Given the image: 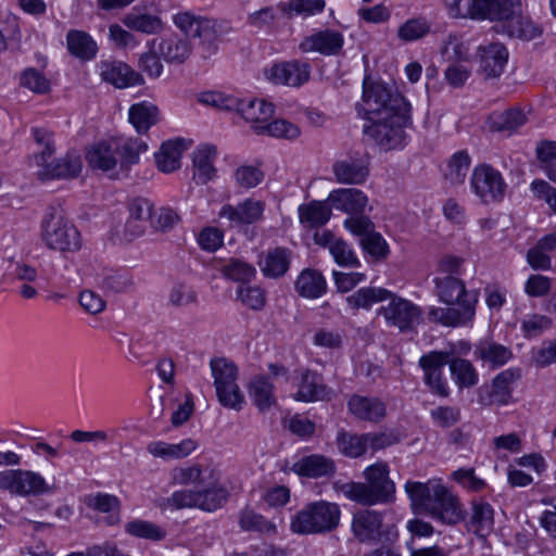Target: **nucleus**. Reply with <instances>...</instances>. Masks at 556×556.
Listing matches in <instances>:
<instances>
[{"label":"nucleus","mask_w":556,"mask_h":556,"mask_svg":"<svg viewBox=\"0 0 556 556\" xmlns=\"http://www.w3.org/2000/svg\"><path fill=\"white\" fill-rule=\"evenodd\" d=\"M404 489L416 514L429 515L448 526L464 520L463 505L440 479H430L427 482L407 481Z\"/></svg>","instance_id":"f257e3e1"},{"label":"nucleus","mask_w":556,"mask_h":556,"mask_svg":"<svg viewBox=\"0 0 556 556\" xmlns=\"http://www.w3.org/2000/svg\"><path fill=\"white\" fill-rule=\"evenodd\" d=\"M386 300H389V303L379 308V314L389 325L406 331L415 329L420 324L422 311L418 305L383 288H361L346 298V303L352 309H367Z\"/></svg>","instance_id":"f03ea898"},{"label":"nucleus","mask_w":556,"mask_h":556,"mask_svg":"<svg viewBox=\"0 0 556 556\" xmlns=\"http://www.w3.org/2000/svg\"><path fill=\"white\" fill-rule=\"evenodd\" d=\"M147 150L148 144L139 138H112L91 146L86 152V160L91 168L109 172L118 166L119 172L126 174Z\"/></svg>","instance_id":"7ed1b4c3"},{"label":"nucleus","mask_w":556,"mask_h":556,"mask_svg":"<svg viewBox=\"0 0 556 556\" xmlns=\"http://www.w3.org/2000/svg\"><path fill=\"white\" fill-rule=\"evenodd\" d=\"M389 475V465L378 462L365 468L363 476L366 482L345 483L342 492L349 500L366 506L392 503L395 500V483Z\"/></svg>","instance_id":"20e7f679"},{"label":"nucleus","mask_w":556,"mask_h":556,"mask_svg":"<svg viewBox=\"0 0 556 556\" xmlns=\"http://www.w3.org/2000/svg\"><path fill=\"white\" fill-rule=\"evenodd\" d=\"M356 109L368 121L378 116H388L390 112L402 110L405 112L406 109H410V104L392 86L366 76L363 81L362 103H358Z\"/></svg>","instance_id":"39448f33"},{"label":"nucleus","mask_w":556,"mask_h":556,"mask_svg":"<svg viewBox=\"0 0 556 556\" xmlns=\"http://www.w3.org/2000/svg\"><path fill=\"white\" fill-rule=\"evenodd\" d=\"M341 510L338 504L316 501L306 504L292 517L290 529L296 534H323L337 529Z\"/></svg>","instance_id":"423d86ee"},{"label":"nucleus","mask_w":556,"mask_h":556,"mask_svg":"<svg viewBox=\"0 0 556 556\" xmlns=\"http://www.w3.org/2000/svg\"><path fill=\"white\" fill-rule=\"evenodd\" d=\"M175 25L186 35L199 38L206 55L217 51V42L232 33L229 22L195 16L189 12L174 16Z\"/></svg>","instance_id":"0eeeda50"},{"label":"nucleus","mask_w":556,"mask_h":556,"mask_svg":"<svg viewBox=\"0 0 556 556\" xmlns=\"http://www.w3.org/2000/svg\"><path fill=\"white\" fill-rule=\"evenodd\" d=\"M369 124L364 125V135L372 140L383 150H391L401 147L405 140V127L410 125V109L405 112H390L388 116H378L368 119Z\"/></svg>","instance_id":"6e6552de"},{"label":"nucleus","mask_w":556,"mask_h":556,"mask_svg":"<svg viewBox=\"0 0 556 556\" xmlns=\"http://www.w3.org/2000/svg\"><path fill=\"white\" fill-rule=\"evenodd\" d=\"M41 238L47 248L59 252H75L81 247L80 233L60 210L51 207L41 224Z\"/></svg>","instance_id":"1a4fd4ad"},{"label":"nucleus","mask_w":556,"mask_h":556,"mask_svg":"<svg viewBox=\"0 0 556 556\" xmlns=\"http://www.w3.org/2000/svg\"><path fill=\"white\" fill-rule=\"evenodd\" d=\"M228 492L216 480L212 484H203L194 490H180L174 492L166 503L174 509L199 508L204 511H215L227 501Z\"/></svg>","instance_id":"9d476101"},{"label":"nucleus","mask_w":556,"mask_h":556,"mask_svg":"<svg viewBox=\"0 0 556 556\" xmlns=\"http://www.w3.org/2000/svg\"><path fill=\"white\" fill-rule=\"evenodd\" d=\"M470 187L483 204H491L504 200L508 186L497 169L479 164L472 170Z\"/></svg>","instance_id":"9b49d317"},{"label":"nucleus","mask_w":556,"mask_h":556,"mask_svg":"<svg viewBox=\"0 0 556 556\" xmlns=\"http://www.w3.org/2000/svg\"><path fill=\"white\" fill-rule=\"evenodd\" d=\"M0 490H5L11 494L20 496H36L51 493L54 488L38 472L17 469L0 472Z\"/></svg>","instance_id":"f8f14e48"},{"label":"nucleus","mask_w":556,"mask_h":556,"mask_svg":"<svg viewBox=\"0 0 556 556\" xmlns=\"http://www.w3.org/2000/svg\"><path fill=\"white\" fill-rule=\"evenodd\" d=\"M225 106L228 110L233 108L257 135L263 131L258 126H266L275 112L274 104L263 99H236Z\"/></svg>","instance_id":"ddd939ff"},{"label":"nucleus","mask_w":556,"mask_h":556,"mask_svg":"<svg viewBox=\"0 0 556 556\" xmlns=\"http://www.w3.org/2000/svg\"><path fill=\"white\" fill-rule=\"evenodd\" d=\"M265 203L260 200L247 199L237 205L225 204L219 212L220 218H227L229 226H243L258 223L263 218Z\"/></svg>","instance_id":"4468645a"},{"label":"nucleus","mask_w":556,"mask_h":556,"mask_svg":"<svg viewBox=\"0 0 556 556\" xmlns=\"http://www.w3.org/2000/svg\"><path fill=\"white\" fill-rule=\"evenodd\" d=\"M128 218L124 226V237L132 241L141 237L152 217L153 204L146 198H135L128 202Z\"/></svg>","instance_id":"2eb2a0df"},{"label":"nucleus","mask_w":556,"mask_h":556,"mask_svg":"<svg viewBox=\"0 0 556 556\" xmlns=\"http://www.w3.org/2000/svg\"><path fill=\"white\" fill-rule=\"evenodd\" d=\"M332 173L339 184L361 185L369 176V161L365 155H352L337 161Z\"/></svg>","instance_id":"dca6fc26"},{"label":"nucleus","mask_w":556,"mask_h":556,"mask_svg":"<svg viewBox=\"0 0 556 556\" xmlns=\"http://www.w3.org/2000/svg\"><path fill=\"white\" fill-rule=\"evenodd\" d=\"M516 10L511 15L504 20L502 24H496L494 30L497 34H503L509 38H515L523 41H530L539 38L543 34V28L538 23L533 22L529 16H525Z\"/></svg>","instance_id":"f3484780"},{"label":"nucleus","mask_w":556,"mask_h":556,"mask_svg":"<svg viewBox=\"0 0 556 556\" xmlns=\"http://www.w3.org/2000/svg\"><path fill=\"white\" fill-rule=\"evenodd\" d=\"M311 66L300 61H290L274 64L268 72L267 78L274 84L290 87H300L309 79Z\"/></svg>","instance_id":"a211bd4d"},{"label":"nucleus","mask_w":556,"mask_h":556,"mask_svg":"<svg viewBox=\"0 0 556 556\" xmlns=\"http://www.w3.org/2000/svg\"><path fill=\"white\" fill-rule=\"evenodd\" d=\"M344 45L343 35L334 29H324L305 37L299 48L303 52H318L323 55H338Z\"/></svg>","instance_id":"6ab92c4d"},{"label":"nucleus","mask_w":556,"mask_h":556,"mask_svg":"<svg viewBox=\"0 0 556 556\" xmlns=\"http://www.w3.org/2000/svg\"><path fill=\"white\" fill-rule=\"evenodd\" d=\"M41 169L38 172L40 180L73 179L81 172V159L75 152H68L64 156L55 159L50 163H39Z\"/></svg>","instance_id":"aec40b11"},{"label":"nucleus","mask_w":556,"mask_h":556,"mask_svg":"<svg viewBox=\"0 0 556 556\" xmlns=\"http://www.w3.org/2000/svg\"><path fill=\"white\" fill-rule=\"evenodd\" d=\"M99 70L102 80L115 86L116 88H127L143 84L142 76L121 61H101Z\"/></svg>","instance_id":"412c9836"},{"label":"nucleus","mask_w":556,"mask_h":556,"mask_svg":"<svg viewBox=\"0 0 556 556\" xmlns=\"http://www.w3.org/2000/svg\"><path fill=\"white\" fill-rule=\"evenodd\" d=\"M480 71L485 78H496L502 75L508 61V50L501 42H491L478 48Z\"/></svg>","instance_id":"4be33fe9"},{"label":"nucleus","mask_w":556,"mask_h":556,"mask_svg":"<svg viewBox=\"0 0 556 556\" xmlns=\"http://www.w3.org/2000/svg\"><path fill=\"white\" fill-rule=\"evenodd\" d=\"M327 201L330 206L346 214H362L368 205L367 195L359 189L339 188L332 190Z\"/></svg>","instance_id":"5701e85b"},{"label":"nucleus","mask_w":556,"mask_h":556,"mask_svg":"<svg viewBox=\"0 0 556 556\" xmlns=\"http://www.w3.org/2000/svg\"><path fill=\"white\" fill-rule=\"evenodd\" d=\"M13 281L21 282L18 293L22 298L30 300L37 296L38 289L42 288V279L37 268L25 262H15L9 269Z\"/></svg>","instance_id":"b1692460"},{"label":"nucleus","mask_w":556,"mask_h":556,"mask_svg":"<svg viewBox=\"0 0 556 556\" xmlns=\"http://www.w3.org/2000/svg\"><path fill=\"white\" fill-rule=\"evenodd\" d=\"M382 515L363 509L353 515L352 531L359 542L377 541L381 536Z\"/></svg>","instance_id":"393cba45"},{"label":"nucleus","mask_w":556,"mask_h":556,"mask_svg":"<svg viewBox=\"0 0 556 556\" xmlns=\"http://www.w3.org/2000/svg\"><path fill=\"white\" fill-rule=\"evenodd\" d=\"M172 477L174 482L177 484H193L197 489L203 484H212L216 480H219L218 471L211 466L201 464L175 468L172 472Z\"/></svg>","instance_id":"a878e982"},{"label":"nucleus","mask_w":556,"mask_h":556,"mask_svg":"<svg viewBox=\"0 0 556 556\" xmlns=\"http://www.w3.org/2000/svg\"><path fill=\"white\" fill-rule=\"evenodd\" d=\"M476 21L502 24L511 13L521 8L520 0H477Z\"/></svg>","instance_id":"bb28decb"},{"label":"nucleus","mask_w":556,"mask_h":556,"mask_svg":"<svg viewBox=\"0 0 556 556\" xmlns=\"http://www.w3.org/2000/svg\"><path fill=\"white\" fill-rule=\"evenodd\" d=\"M291 470L301 477L317 479L332 476L336 471V465L331 458L312 454L293 463Z\"/></svg>","instance_id":"cd10ccee"},{"label":"nucleus","mask_w":556,"mask_h":556,"mask_svg":"<svg viewBox=\"0 0 556 556\" xmlns=\"http://www.w3.org/2000/svg\"><path fill=\"white\" fill-rule=\"evenodd\" d=\"M292 252L282 247L269 249L264 252L260 260L258 266L263 275L267 278H280L289 270Z\"/></svg>","instance_id":"c85d7f7f"},{"label":"nucleus","mask_w":556,"mask_h":556,"mask_svg":"<svg viewBox=\"0 0 556 556\" xmlns=\"http://www.w3.org/2000/svg\"><path fill=\"white\" fill-rule=\"evenodd\" d=\"M216 148L211 144H203L193 152V180L197 185H205L215 176L214 161Z\"/></svg>","instance_id":"c756f323"},{"label":"nucleus","mask_w":556,"mask_h":556,"mask_svg":"<svg viewBox=\"0 0 556 556\" xmlns=\"http://www.w3.org/2000/svg\"><path fill=\"white\" fill-rule=\"evenodd\" d=\"M198 446L199 444L195 440L188 438L179 443L152 441L147 445V451L154 457L172 460L189 456Z\"/></svg>","instance_id":"7c9ffc66"},{"label":"nucleus","mask_w":556,"mask_h":556,"mask_svg":"<svg viewBox=\"0 0 556 556\" xmlns=\"http://www.w3.org/2000/svg\"><path fill=\"white\" fill-rule=\"evenodd\" d=\"M433 282L438 299L447 305H454L457 301L477 293L476 291L468 292L464 281L451 275L437 277Z\"/></svg>","instance_id":"2f4dec72"},{"label":"nucleus","mask_w":556,"mask_h":556,"mask_svg":"<svg viewBox=\"0 0 556 556\" xmlns=\"http://www.w3.org/2000/svg\"><path fill=\"white\" fill-rule=\"evenodd\" d=\"M349 410L358 419L378 422L386 415L384 404L376 397L353 395L348 403Z\"/></svg>","instance_id":"473e14b6"},{"label":"nucleus","mask_w":556,"mask_h":556,"mask_svg":"<svg viewBox=\"0 0 556 556\" xmlns=\"http://www.w3.org/2000/svg\"><path fill=\"white\" fill-rule=\"evenodd\" d=\"M66 45L70 53L83 61L94 59L98 52L97 42L84 30H68L66 34Z\"/></svg>","instance_id":"72a5a7b5"},{"label":"nucleus","mask_w":556,"mask_h":556,"mask_svg":"<svg viewBox=\"0 0 556 556\" xmlns=\"http://www.w3.org/2000/svg\"><path fill=\"white\" fill-rule=\"evenodd\" d=\"M296 292L306 299H318L327 291V282L320 271L304 269L295 281Z\"/></svg>","instance_id":"f704fd0d"},{"label":"nucleus","mask_w":556,"mask_h":556,"mask_svg":"<svg viewBox=\"0 0 556 556\" xmlns=\"http://www.w3.org/2000/svg\"><path fill=\"white\" fill-rule=\"evenodd\" d=\"M527 117L519 109H508L503 112H494L489 117V127L491 131L505 132L511 135L519 127L525 125Z\"/></svg>","instance_id":"c9c22d12"},{"label":"nucleus","mask_w":556,"mask_h":556,"mask_svg":"<svg viewBox=\"0 0 556 556\" xmlns=\"http://www.w3.org/2000/svg\"><path fill=\"white\" fill-rule=\"evenodd\" d=\"M128 119L138 134H144L157 123L159 109L147 101L132 104L128 112Z\"/></svg>","instance_id":"e433bc0d"},{"label":"nucleus","mask_w":556,"mask_h":556,"mask_svg":"<svg viewBox=\"0 0 556 556\" xmlns=\"http://www.w3.org/2000/svg\"><path fill=\"white\" fill-rule=\"evenodd\" d=\"M331 208L324 202L312 201L299 206L300 223L304 228H319L327 224Z\"/></svg>","instance_id":"4c0bfd02"},{"label":"nucleus","mask_w":556,"mask_h":556,"mask_svg":"<svg viewBox=\"0 0 556 556\" xmlns=\"http://www.w3.org/2000/svg\"><path fill=\"white\" fill-rule=\"evenodd\" d=\"M186 149L184 139L169 140L161 146L155 154V161L160 170L170 173L180 166V157Z\"/></svg>","instance_id":"58836bf2"},{"label":"nucleus","mask_w":556,"mask_h":556,"mask_svg":"<svg viewBox=\"0 0 556 556\" xmlns=\"http://www.w3.org/2000/svg\"><path fill=\"white\" fill-rule=\"evenodd\" d=\"M478 303V293L457 301L458 307H446L448 327H464L471 325L476 315V305Z\"/></svg>","instance_id":"ea45409f"},{"label":"nucleus","mask_w":556,"mask_h":556,"mask_svg":"<svg viewBox=\"0 0 556 556\" xmlns=\"http://www.w3.org/2000/svg\"><path fill=\"white\" fill-rule=\"evenodd\" d=\"M159 51L166 62L180 64L189 58L191 45L187 39L172 35L161 40Z\"/></svg>","instance_id":"a19ab883"},{"label":"nucleus","mask_w":556,"mask_h":556,"mask_svg":"<svg viewBox=\"0 0 556 556\" xmlns=\"http://www.w3.org/2000/svg\"><path fill=\"white\" fill-rule=\"evenodd\" d=\"M448 356L447 352L431 351L419 358L425 382H441L443 369L450 365Z\"/></svg>","instance_id":"79ce46f5"},{"label":"nucleus","mask_w":556,"mask_h":556,"mask_svg":"<svg viewBox=\"0 0 556 556\" xmlns=\"http://www.w3.org/2000/svg\"><path fill=\"white\" fill-rule=\"evenodd\" d=\"M336 444L345 457L357 458L367 452L366 433L356 434L341 429L337 433Z\"/></svg>","instance_id":"37998d69"},{"label":"nucleus","mask_w":556,"mask_h":556,"mask_svg":"<svg viewBox=\"0 0 556 556\" xmlns=\"http://www.w3.org/2000/svg\"><path fill=\"white\" fill-rule=\"evenodd\" d=\"M86 504L99 513L108 514L105 522L109 526L116 525L119 521L121 502L116 496L97 493L96 495L88 496Z\"/></svg>","instance_id":"c03bdc74"},{"label":"nucleus","mask_w":556,"mask_h":556,"mask_svg":"<svg viewBox=\"0 0 556 556\" xmlns=\"http://www.w3.org/2000/svg\"><path fill=\"white\" fill-rule=\"evenodd\" d=\"M475 355L493 366H502L511 357V351L492 340H482L478 343Z\"/></svg>","instance_id":"a18cd8bd"},{"label":"nucleus","mask_w":556,"mask_h":556,"mask_svg":"<svg viewBox=\"0 0 556 556\" xmlns=\"http://www.w3.org/2000/svg\"><path fill=\"white\" fill-rule=\"evenodd\" d=\"M494 523V511L492 506L485 502H473L470 517V526L475 533L485 536L492 530Z\"/></svg>","instance_id":"49530a36"},{"label":"nucleus","mask_w":556,"mask_h":556,"mask_svg":"<svg viewBox=\"0 0 556 556\" xmlns=\"http://www.w3.org/2000/svg\"><path fill=\"white\" fill-rule=\"evenodd\" d=\"M471 164V159L467 151L460 150L455 152L448 160L446 169L444 173L445 178L452 185H462L464 184L469 167Z\"/></svg>","instance_id":"de8ad7c7"},{"label":"nucleus","mask_w":556,"mask_h":556,"mask_svg":"<svg viewBox=\"0 0 556 556\" xmlns=\"http://www.w3.org/2000/svg\"><path fill=\"white\" fill-rule=\"evenodd\" d=\"M431 31V23L424 16L412 17L397 28L396 36L404 42L417 41Z\"/></svg>","instance_id":"09e8293b"},{"label":"nucleus","mask_w":556,"mask_h":556,"mask_svg":"<svg viewBox=\"0 0 556 556\" xmlns=\"http://www.w3.org/2000/svg\"><path fill=\"white\" fill-rule=\"evenodd\" d=\"M123 24L132 30L148 35L156 34L163 27L162 22L157 16L136 11L127 13L123 18Z\"/></svg>","instance_id":"8fccbe9b"},{"label":"nucleus","mask_w":556,"mask_h":556,"mask_svg":"<svg viewBox=\"0 0 556 556\" xmlns=\"http://www.w3.org/2000/svg\"><path fill=\"white\" fill-rule=\"evenodd\" d=\"M125 532L130 536L150 541H162L166 536V531L148 520L135 519L125 525Z\"/></svg>","instance_id":"3c124183"},{"label":"nucleus","mask_w":556,"mask_h":556,"mask_svg":"<svg viewBox=\"0 0 556 556\" xmlns=\"http://www.w3.org/2000/svg\"><path fill=\"white\" fill-rule=\"evenodd\" d=\"M239 525L244 531H255L268 535L277 533L275 523L250 508H245L240 513Z\"/></svg>","instance_id":"603ef678"},{"label":"nucleus","mask_w":556,"mask_h":556,"mask_svg":"<svg viewBox=\"0 0 556 556\" xmlns=\"http://www.w3.org/2000/svg\"><path fill=\"white\" fill-rule=\"evenodd\" d=\"M479 401L483 405H503L511 399L508 384H482L479 388Z\"/></svg>","instance_id":"864d4df0"},{"label":"nucleus","mask_w":556,"mask_h":556,"mask_svg":"<svg viewBox=\"0 0 556 556\" xmlns=\"http://www.w3.org/2000/svg\"><path fill=\"white\" fill-rule=\"evenodd\" d=\"M258 128L263 129L261 135H268L270 137L288 140H293L301 134L298 125L283 118L270 119L266 126H258Z\"/></svg>","instance_id":"5fc2aeb1"},{"label":"nucleus","mask_w":556,"mask_h":556,"mask_svg":"<svg viewBox=\"0 0 556 556\" xmlns=\"http://www.w3.org/2000/svg\"><path fill=\"white\" fill-rule=\"evenodd\" d=\"M214 382H235L238 379L237 365L226 357H215L210 362Z\"/></svg>","instance_id":"6e6d98bb"},{"label":"nucleus","mask_w":556,"mask_h":556,"mask_svg":"<svg viewBox=\"0 0 556 556\" xmlns=\"http://www.w3.org/2000/svg\"><path fill=\"white\" fill-rule=\"evenodd\" d=\"M330 254L334 262L342 267L356 268L361 262L352 247L343 239H338L330 245Z\"/></svg>","instance_id":"4d7b16f0"},{"label":"nucleus","mask_w":556,"mask_h":556,"mask_svg":"<svg viewBox=\"0 0 556 556\" xmlns=\"http://www.w3.org/2000/svg\"><path fill=\"white\" fill-rule=\"evenodd\" d=\"M361 245L367 254L377 261L384 260L390 252L387 241L375 230L361 239Z\"/></svg>","instance_id":"13d9d810"},{"label":"nucleus","mask_w":556,"mask_h":556,"mask_svg":"<svg viewBox=\"0 0 556 556\" xmlns=\"http://www.w3.org/2000/svg\"><path fill=\"white\" fill-rule=\"evenodd\" d=\"M21 86L39 94L50 91V81L46 76L34 67L26 68L20 78Z\"/></svg>","instance_id":"bf43d9fd"},{"label":"nucleus","mask_w":556,"mask_h":556,"mask_svg":"<svg viewBox=\"0 0 556 556\" xmlns=\"http://www.w3.org/2000/svg\"><path fill=\"white\" fill-rule=\"evenodd\" d=\"M216 394L223 406L236 410L242 408L244 396L238 384H216Z\"/></svg>","instance_id":"052dcab7"},{"label":"nucleus","mask_w":556,"mask_h":556,"mask_svg":"<svg viewBox=\"0 0 556 556\" xmlns=\"http://www.w3.org/2000/svg\"><path fill=\"white\" fill-rule=\"evenodd\" d=\"M241 302L254 311H261L266 304L265 291L256 286H240L237 291Z\"/></svg>","instance_id":"680f3d73"},{"label":"nucleus","mask_w":556,"mask_h":556,"mask_svg":"<svg viewBox=\"0 0 556 556\" xmlns=\"http://www.w3.org/2000/svg\"><path fill=\"white\" fill-rule=\"evenodd\" d=\"M452 378L456 382H477L478 374L470 361L465 358H454L450 362Z\"/></svg>","instance_id":"e2e57ef3"},{"label":"nucleus","mask_w":556,"mask_h":556,"mask_svg":"<svg viewBox=\"0 0 556 556\" xmlns=\"http://www.w3.org/2000/svg\"><path fill=\"white\" fill-rule=\"evenodd\" d=\"M325 0H290L280 5L283 12L314 15L324 11Z\"/></svg>","instance_id":"0e129e2a"},{"label":"nucleus","mask_w":556,"mask_h":556,"mask_svg":"<svg viewBox=\"0 0 556 556\" xmlns=\"http://www.w3.org/2000/svg\"><path fill=\"white\" fill-rule=\"evenodd\" d=\"M264 179V173L256 166L243 165L236 169L235 180L237 185L244 189L256 187Z\"/></svg>","instance_id":"69168bd1"},{"label":"nucleus","mask_w":556,"mask_h":556,"mask_svg":"<svg viewBox=\"0 0 556 556\" xmlns=\"http://www.w3.org/2000/svg\"><path fill=\"white\" fill-rule=\"evenodd\" d=\"M331 395L332 391L327 388V384H300L295 400L302 402L325 401L330 400Z\"/></svg>","instance_id":"338daca9"},{"label":"nucleus","mask_w":556,"mask_h":556,"mask_svg":"<svg viewBox=\"0 0 556 556\" xmlns=\"http://www.w3.org/2000/svg\"><path fill=\"white\" fill-rule=\"evenodd\" d=\"M225 275L236 281H250L255 276V268L242 261L231 260L224 267Z\"/></svg>","instance_id":"774afa93"}]
</instances>
